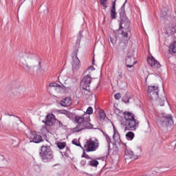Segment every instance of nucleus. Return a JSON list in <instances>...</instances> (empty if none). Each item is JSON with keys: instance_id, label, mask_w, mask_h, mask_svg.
I'll return each mask as SVG.
<instances>
[{"instance_id": "nucleus-1", "label": "nucleus", "mask_w": 176, "mask_h": 176, "mask_svg": "<svg viewBox=\"0 0 176 176\" xmlns=\"http://www.w3.org/2000/svg\"><path fill=\"white\" fill-rule=\"evenodd\" d=\"M126 3H127V0H125V2L120 10V25L118 32H121L122 38H127V36H129V32H131V29H130V20H129L127 16H126V11L124 10Z\"/></svg>"}, {"instance_id": "nucleus-2", "label": "nucleus", "mask_w": 176, "mask_h": 176, "mask_svg": "<svg viewBox=\"0 0 176 176\" xmlns=\"http://www.w3.org/2000/svg\"><path fill=\"white\" fill-rule=\"evenodd\" d=\"M123 114L124 120L121 122V126L124 129V131L127 130L135 131L140 122L135 120V117L133 113L125 111Z\"/></svg>"}, {"instance_id": "nucleus-3", "label": "nucleus", "mask_w": 176, "mask_h": 176, "mask_svg": "<svg viewBox=\"0 0 176 176\" xmlns=\"http://www.w3.org/2000/svg\"><path fill=\"white\" fill-rule=\"evenodd\" d=\"M74 120L78 124L74 128V131L76 133H79V131L86 130V129H93V124L90 123V116L86 113L82 116H76Z\"/></svg>"}, {"instance_id": "nucleus-4", "label": "nucleus", "mask_w": 176, "mask_h": 176, "mask_svg": "<svg viewBox=\"0 0 176 176\" xmlns=\"http://www.w3.org/2000/svg\"><path fill=\"white\" fill-rule=\"evenodd\" d=\"M157 124L160 127H168V126H173L174 124V120H173L171 115L161 113L159 115Z\"/></svg>"}, {"instance_id": "nucleus-5", "label": "nucleus", "mask_w": 176, "mask_h": 176, "mask_svg": "<svg viewBox=\"0 0 176 176\" xmlns=\"http://www.w3.org/2000/svg\"><path fill=\"white\" fill-rule=\"evenodd\" d=\"M39 155L43 162L45 163H47V162H50L52 160L54 155H53V151L49 146L43 145L41 147Z\"/></svg>"}, {"instance_id": "nucleus-6", "label": "nucleus", "mask_w": 176, "mask_h": 176, "mask_svg": "<svg viewBox=\"0 0 176 176\" xmlns=\"http://www.w3.org/2000/svg\"><path fill=\"white\" fill-rule=\"evenodd\" d=\"M142 152V150L141 149V147H138L135 153L131 151V150H129L127 148L125 149V155H124V157L125 160H129V159H138V156L141 155V153Z\"/></svg>"}, {"instance_id": "nucleus-7", "label": "nucleus", "mask_w": 176, "mask_h": 176, "mask_svg": "<svg viewBox=\"0 0 176 176\" xmlns=\"http://www.w3.org/2000/svg\"><path fill=\"white\" fill-rule=\"evenodd\" d=\"M99 145L100 144L98 140L93 141L90 139L86 142L84 147L85 148L86 152H94L98 149Z\"/></svg>"}, {"instance_id": "nucleus-8", "label": "nucleus", "mask_w": 176, "mask_h": 176, "mask_svg": "<svg viewBox=\"0 0 176 176\" xmlns=\"http://www.w3.org/2000/svg\"><path fill=\"white\" fill-rule=\"evenodd\" d=\"M148 97L152 101H156L159 98V87L149 86L148 89Z\"/></svg>"}, {"instance_id": "nucleus-9", "label": "nucleus", "mask_w": 176, "mask_h": 176, "mask_svg": "<svg viewBox=\"0 0 176 176\" xmlns=\"http://www.w3.org/2000/svg\"><path fill=\"white\" fill-rule=\"evenodd\" d=\"M90 83H91V76L87 74L82 79L80 87L82 88V90H85V91L89 93V90H90Z\"/></svg>"}, {"instance_id": "nucleus-10", "label": "nucleus", "mask_w": 176, "mask_h": 176, "mask_svg": "<svg viewBox=\"0 0 176 176\" xmlns=\"http://www.w3.org/2000/svg\"><path fill=\"white\" fill-rule=\"evenodd\" d=\"M147 63L150 67H152L153 68H155V69H159L162 65H160V63H159L153 56L148 57L147 58Z\"/></svg>"}, {"instance_id": "nucleus-11", "label": "nucleus", "mask_w": 176, "mask_h": 176, "mask_svg": "<svg viewBox=\"0 0 176 176\" xmlns=\"http://www.w3.org/2000/svg\"><path fill=\"white\" fill-rule=\"evenodd\" d=\"M126 64H137V60H135V58H134V51H130L128 52V55L126 58Z\"/></svg>"}, {"instance_id": "nucleus-12", "label": "nucleus", "mask_w": 176, "mask_h": 176, "mask_svg": "<svg viewBox=\"0 0 176 176\" xmlns=\"http://www.w3.org/2000/svg\"><path fill=\"white\" fill-rule=\"evenodd\" d=\"M46 122L45 125L46 126H53L54 123H56V116L53 114H48L45 116Z\"/></svg>"}, {"instance_id": "nucleus-13", "label": "nucleus", "mask_w": 176, "mask_h": 176, "mask_svg": "<svg viewBox=\"0 0 176 176\" xmlns=\"http://www.w3.org/2000/svg\"><path fill=\"white\" fill-rule=\"evenodd\" d=\"M30 142H34V144H39V142H43V139L40 135L32 134L30 137Z\"/></svg>"}, {"instance_id": "nucleus-14", "label": "nucleus", "mask_w": 176, "mask_h": 176, "mask_svg": "<svg viewBox=\"0 0 176 176\" xmlns=\"http://www.w3.org/2000/svg\"><path fill=\"white\" fill-rule=\"evenodd\" d=\"M122 40L120 43V47L122 50H124L129 45V41H130V37L127 36V37H122Z\"/></svg>"}, {"instance_id": "nucleus-15", "label": "nucleus", "mask_w": 176, "mask_h": 176, "mask_svg": "<svg viewBox=\"0 0 176 176\" xmlns=\"http://www.w3.org/2000/svg\"><path fill=\"white\" fill-rule=\"evenodd\" d=\"M80 65V60L78 56L72 58V68L73 71H76V69H79V66Z\"/></svg>"}, {"instance_id": "nucleus-16", "label": "nucleus", "mask_w": 176, "mask_h": 176, "mask_svg": "<svg viewBox=\"0 0 176 176\" xmlns=\"http://www.w3.org/2000/svg\"><path fill=\"white\" fill-rule=\"evenodd\" d=\"M112 1V6L111 8V17L113 19H116V0Z\"/></svg>"}, {"instance_id": "nucleus-17", "label": "nucleus", "mask_w": 176, "mask_h": 176, "mask_svg": "<svg viewBox=\"0 0 176 176\" xmlns=\"http://www.w3.org/2000/svg\"><path fill=\"white\" fill-rule=\"evenodd\" d=\"M71 104H72V99L70 97L63 98L60 102L61 107H69Z\"/></svg>"}, {"instance_id": "nucleus-18", "label": "nucleus", "mask_w": 176, "mask_h": 176, "mask_svg": "<svg viewBox=\"0 0 176 176\" xmlns=\"http://www.w3.org/2000/svg\"><path fill=\"white\" fill-rule=\"evenodd\" d=\"M157 102H158L159 105H160V107H164V103L166 102H167V98H166V96L157 99Z\"/></svg>"}, {"instance_id": "nucleus-19", "label": "nucleus", "mask_w": 176, "mask_h": 176, "mask_svg": "<svg viewBox=\"0 0 176 176\" xmlns=\"http://www.w3.org/2000/svg\"><path fill=\"white\" fill-rule=\"evenodd\" d=\"M169 52L170 54H174L176 53V41L173 42L169 47Z\"/></svg>"}, {"instance_id": "nucleus-20", "label": "nucleus", "mask_w": 176, "mask_h": 176, "mask_svg": "<svg viewBox=\"0 0 176 176\" xmlns=\"http://www.w3.org/2000/svg\"><path fill=\"white\" fill-rule=\"evenodd\" d=\"M8 160H5V157L2 155H0V167L2 168L4 166H6Z\"/></svg>"}, {"instance_id": "nucleus-21", "label": "nucleus", "mask_w": 176, "mask_h": 176, "mask_svg": "<svg viewBox=\"0 0 176 176\" xmlns=\"http://www.w3.org/2000/svg\"><path fill=\"white\" fill-rule=\"evenodd\" d=\"M98 164H99L98 161L96 160H91L88 162L87 166H91V167H97Z\"/></svg>"}, {"instance_id": "nucleus-22", "label": "nucleus", "mask_w": 176, "mask_h": 176, "mask_svg": "<svg viewBox=\"0 0 176 176\" xmlns=\"http://www.w3.org/2000/svg\"><path fill=\"white\" fill-rule=\"evenodd\" d=\"M113 138L116 142H120V135H119V133L116 132L115 130Z\"/></svg>"}, {"instance_id": "nucleus-23", "label": "nucleus", "mask_w": 176, "mask_h": 176, "mask_svg": "<svg viewBox=\"0 0 176 176\" xmlns=\"http://www.w3.org/2000/svg\"><path fill=\"white\" fill-rule=\"evenodd\" d=\"M23 69L26 71V72H31V69H32V67L28 65V63H27V62L23 63Z\"/></svg>"}, {"instance_id": "nucleus-24", "label": "nucleus", "mask_w": 176, "mask_h": 176, "mask_svg": "<svg viewBox=\"0 0 176 176\" xmlns=\"http://www.w3.org/2000/svg\"><path fill=\"white\" fill-rule=\"evenodd\" d=\"M126 138L129 140V141H133L134 138V133L131 131L128 132L126 134Z\"/></svg>"}, {"instance_id": "nucleus-25", "label": "nucleus", "mask_w": 176, "mask_h": 176, "mask_svg": "<svg viewBox=\"0 0 176 176\" xmlns=\"http://www.w3.org/2000/svg\"><path fill=\"white\" fill-rule=\"evenodd\" d=\"M116 78H117L118 80H120V79L123 78V73L122 72V71L118 70L116 72Z\"/></svg>"}, {"instance_id": "nucleus-26", "label": "nucleus", "mask_w": 176, "mask_h": 176, "mask_svg": "<svg viewBox=\"0 0 176 176\" xmlns=\"http://www.w3.org/2000/svg\"><path fill=\"white\" fill-rule=\"evenodd\" d=\"M67 146V143L65 142H58V148L60 149H64Z\"/></svg>"}, {"instance_id": "nucleus-27", "label": "nucleus", "mask_w": 176, "mask_h": 176, "mask_svg": "<svg viewBox=\"0 0 176 176\" xmlns=\"http://www.w3.org/2000/svg\"><path fill=\"white\" fill-rule=\"evenodd\" d=\"M100 120H104L106 118L105 112L101 111L99 113Z\"/></svg>"}, {"instance_id": "nucleus-28", "label": "nucleus", "mask_w": 176, "mask_h": 176, "mask_svg": "<svg viewBox=\"0 0 176 176\" xmlns=\"http://www.w3.org/2000/svg\"><path fill=\"white\" fill-rule=\"evenodd\" d=\"M79 52V47H76V48L74 50L73 54H72V58L74 57H78V53Z\"/></svg>"}, {"instance_id": "nucleus-29", "label": "nucleus", "mask_w": 176, "mask_h": 176, "mask_svg": "<svg viewBox=\"0 0 176 176\" xmlns=\"http://www.w3.org/2000/svg\"><path fill=\"white\" fill-rule=\"evenodd\" d=\"M100 2V5H102V6H103L104 8H108V6H107V2H108V0H99Z\"/></svg>"}, {"instance_id": "nucleus-30", "label": "nucleus", "mask_w": 176, "mask_h": 176, "mask_svg": "<svg viewBox=\"0 0 176 176\" xmlns=\"http://www.w3.org/2000/svg\"><path fill=\"white\" fill-rule=\"evenodd\" d=\"M86 113L87 115H92V113H93V107H88V109H87Z\"/></svg>"}, {"instance_id": "nucleus-31", "label": "nucleus", "mask_w": 176, "mask_h": 176, "mask_svg": "<svg viewBox=\"0 0 176 176\" xmlns=\"http://www.w3.org/2000/svg\"><path fill=\"white\" fill-rule=\"evenodd\" d=\"M127 97H129V95L126 94L124 97L122 98V102H124L125 104H127V102H129V99H127Z\"/></svg>"}, {"instance_id": "nucleus-32", "label": "nucleus", "mask_w": 176, "mask_h": 176, "mask_svg": "<svg viewBox=\"0 0 176 176\" xmlns=\"http://www.w3.org/2000/svg\"><path fill=\"white\" fill-rule=\"evenodd\" d=\"M50 87H61V85L56 83V82H52L50 84Z\"/></svg>"}, {"instance_id": "nucleus-33", "label": "nucleus", "mask_w": 176, "mask_h": 176, "mask_svg": "<svg viewBox=\"0 0 176 176\" xmlns=\"http://www.w3.org/2000/svg\"><path fill=\"white\" fill-rule=\"evenodd\" d=\"M82 157H85V159H87L88 160H92V158L90 156H89L88 155H87L86 153H85V151L83 152Z\"/></svg>"}, {"instance_id": "nucleus-34", "label": "nucleus", "mask_w": 176, "mask_h": 176, "mask_svg": "<svg viewBox=\"0 0 176 176\" xmlns=\"http://www.w3.org/2000/svg\"><path fill=\"white\" fill-rule=\"evenodd\" d=\"M72 142L74 145H76V146H80V148H82V146L80 145V143H78L75 140H72Z\"/></svg>"}, {"instance_id": "nucleus-35", "label": "nucleus", "mask_w": 176, "mask_h": 176, "mask_svg": "<svg viewBox=\"0 0 176 176\" xmlns=\"http://www.w3.org/2000/svg\"><path fill=\"white\" fill-rule=\"evenodd\" d=\"M114 97L116 98V100H120V93H117L114 95Z\"/></svg>"}, {"instance_id": "nucleus-36", "label": "nucleus", "mask_w": 176, "mask_h": 176, "mask_svg": "<svg viewBox=\"0 0 176 176\" xmlns=\"http://www.w3.org/2000/svg\"><path fill=\"white\" fill-rule=\"evenodd\" d=\"M166 16H167V12L162 10L161 12V17H166Z\"/></svg>"}, {"instance_id": "nucleus-37", "label": "nucleus", "mask_w": 176, "mask_h": 176, "mask_svg": "<svg viewBox=\"0 0 176 176\" xmlns=\"http://www.w3.org/2000/svg\"><path fill=\"white\" fill-rule=\"evenodd\" d=\"M56 121L58 122V127H64V124H63V122H61V121H59L58 120H56Z\"/></svg>"}, {"instance_id": "nucleus-38", "label": "nucleus", "mask_w": 176, "mask_h": 176, "mask_svg": "<svg viewBox=\"0 0 176 176\" xmlns=\"http://www.w3.org/2000/svg\"><path fill=\"white\" fill-rule=\"evenodd\" d=\"M127 68H133L135 64H126Z\"/></svg>"}, {"instance_id": "nucleus-39", "label": "nucleus", "mask_w": 176, "mask_h": 176, "mask_svg": "<svg viewBox=\"0 0 176 176\" xmlns=\"http://www.w3.org/2000/svg\"><path fill=\"white\" fill-rule=\"evenodd\" d=\"M80 164H81V166H86V160H82L80 162Z\"/></svg>"}, {"instance_id": "nucleus-40", "label": "nucleus", "mask_w": 176, "mask_h": 176, "mask_svg": "<svg viewBox=\"0 0 176 176\" xmlns=\"http://www.w3.org/2000/svg\"><path fill=\"white\" fill-rule=\"evenodd\" d=\"M94 67L93 66H91L89 67L87 69V71H94Z\"/></svg>"}, {"instance_id": "nucleus-41", "label": "nucleus", "mask_w": 176, "mask_h": 176, "mask_svg": "<svg viewBox=\"0 0 176 176\" xmlns=\"http://www.w3.org/2000/svg\"><path fill=\"white\" fill-rule=\"evenodd\" d=\"M110 42L113 45H115V40L112 39V38L110 37Z\"/></svg>"}, {"instance_id": "nucleus-42", "label": "nucleus", "mask_w": 176, "mask_h": 176, "mask_svg": "<svg viewBox=\"0 0 176 176\" xmlns=\"http://www.w3.org/2000/svg\"><path fill=\"white\" fill-rule=\"evenodd\" d=\"M82 93H84V94H86L87 96H89V93H90V89H89L88 92L86 90H84V91H82Z\"/></svg>"}, {"instance_id": "nucleus-43", "label": "nucleus", "mask_w": 176, "mask_h": 176, "mask_svg": "<svg viewBox=\"0 0 176 176\" xmlns=\"http://www.w3.org/2000/svg\"><path fill=\"white\" fill-rule=\"evenodd\" d=\"M171 29H172V32H175V31H176V26L172 27Z\"/></svg>"}, {"instance_id": "nucleus-44", "label": "nucleus", "mask_w": 176, "mask_h": 176, "mask_svg": "<svg viewBox=\"0 0 176 176\" xmlns=\"http://www.w3.org/2000/svg\"><path fill=\"white\" fill-rule=\"evenodd\" d=\"M63 113H64V115H69V113L66 110L63 111Z\"/></svg>"}, {"instance_id": "nucleus-45", "label": "nucleus", "mask_w": 176, "mask_h": 176, "mask_svg": "<svg viewBox=\"0 0 176 176\" xmlns=\"http://www.w3.org/2000/svg\"><path fill=\"white\" fill-rule=\"evenodd\" d=\"M41 62L38 63V69H41Z\"/></svg>"}, {"instance_id": "nucleus-46", "label": "nucleus", "mask_w": 176, "mask_h": 176, "mask_svg": "<svg viewBox=\"0 0 176 176\" xmlns=\"http://www.w3.org/2000/svg\"><path fill=\"white\" fill-rule=\"evenodd\" d=\"M86 174H87V175H89V176H96V175H94V174H89V173H86Z\"/></svg>"}, {"instance_id": "nucleus-47", "label": "nucleus", "mask_w": 176, "mask_h": 176, "mask_svg": "<svg viewBox=\"0 0 176 176\" xmlns=\"http://www.w3.org/2000/svg\"><path fill=\"white\" fill-rule=\"evenodd\" d=\"M107 142H111V138H109L107 139Z\"/></svg>"}, {"instance_id": "nucleus-48", "label": "nucleus", "mask_w": 176, "mask_h": 176, "mask_svg": "<svg viewBox=\"0 0 176 176\" xmlns=\"http://www.w3.org/2000/svg\"><path fill=\"white\" fill-rule=\"evenodd\" d=\"M42 122L43 123H45V124H46V118H45V120H43Z\"/></svg>"}, {"instance_id": "nucleus-49", "label": "nucleus", "mask_w": 176, "mask_h": 176, "mask_svg": "<svg viewBox=\"0 0 176 176\" xmlns=\"http://www.w3.org/2000/svg\"><path fill=\"white\" fill-rule=\"evenodd\" d=\"M67 151H68L69 152H70L69 148L67 147Z\"/></svg>"}]
</instances>
